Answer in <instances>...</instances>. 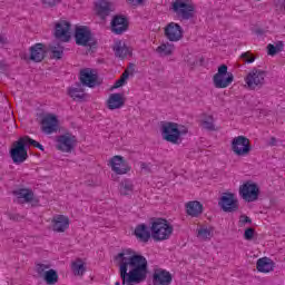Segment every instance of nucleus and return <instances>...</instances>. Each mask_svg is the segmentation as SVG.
Returning a JSON list of instances; mask_svg holds the SVG:
<instances>
[{"label": "nucleus", "instance_id": "nucleus-13", "mask_svg": "<svg viewBox=\"0 0 285 285\" xmlns=\"http://www.w3.org/2000/svg\"><path fill=\"white\" fill-rule=\"evenodd\" d=\"M41 130L45 135H55L59 130V118L55 114H45L41 118Z\"/></svg>", "mask_w": 285, "mask_h": 285}, {"label": "nucleus", "instance_id": "nucleus-22", "mask_svg": "<svg viewBox=\"0 0 285 285\" xmlns=\"http://www.w3.org/2000/svg\"><path fill=\"white\" fill-rule=\"evenodd\" d=\"M214 233H215V228L208 223H203L197 225L196 237L200 242H210V239H213Z\"/></svg>", "mask_w": 285, "mask_h": 285}, {"label": "nucleus", "instance_id": "nucleus-24", "mask_svg": "<svg viewBox=\"0 0 285 285\" xmlns=\"http://www.w3.org/2000/svg\"><path fill=\"white\" fill-rule=\"evenodd\" d=\"M46 58V46L43 43H36L30 47V60L36 63H41Z\"/></svg>", "mask_w": 285, "mask_h": 285}, {"label": "nucleus", "instance_id": "nucleus-15", "mask_svg": "<svg viewBox=\"0 0 285 285\" xmlns=\"http://www.w3.org/2000/svg\"><path fill=\"white\" fill-rule=\"evenodd\" d=\"M79 79L82 86H87V88H95L99 86V76L95 69H81Z\"/></svg>", "mask_w": 285, "mask_h": 285}, {"label": "nucleus", "instance_id": "nucleus-48", "mask_svg": "<svg viewBox=\"0 0 285 285\" xmlns=\"http://www.w3.org/2000/svg\"><path fill=\"white\" fill-rule=\"evenodd\" d=\"M279 4L283 7V9L285 10V0H281Z\"/></svg>", "mask_w": 285, "mask_h": 285}, {"label": "nucleus", "instance_id": "nucleus-21", "mask_svg": "<svg viewBox=\"0 0 285 285\" xmlns=\"http://www.w3.org/2000/svg\"><path fill=\"white\" fill-rule=\"evenodd\" d=\"M75 39L77 46H90V41H92V33L88 27H77L75 31Z\"/></svg>", "mask_w": 285, "mask_h": 285}, {"label": "nucleus", "instance_id": "nucleus-26", "mask_svg": "<svg viewBox=\"0 0 285 285\" xmlns=\"http://www.w3.org/2000/svg\"><path fill=\"white\" fill-rule=\"evenodd\" d=\"M185 210L189 217H199L204 213V204L199 200H189L185 204Z\"/></svg>", "mask_w": 285, "mask_h": 285}, {"label": "nucleus", "instance_id": "nucleus-42", "mask_svg": "<svg viewBox=\"0 0 285 285\" xmlns=\"http://www.w3.org/2000/svg\"><path fill=\"white\" fill-rule=\"evenodd\" d=\"M42 3L45 8H55V6L61 3V0H43Z\"/></svg>", "mask_w": 285, "mask_h": 285}, {"label": "nucleus", "instance_id": "nucleus-17", "mask_svg": "<svg viewBox=\"0 0 285 285\" xmlns=\"http://www.w3.org/2000/svg\"><path fill=\"white\" fill-rule=\"evenodd\" d=\"M55 37L59 41L68 43L70 41V22L66 20L58 21L55 27Z\"/></svg>", "mask_w": 285, "mask_h": 285}, {"label": "nucleus", "instance_id": "nucleus-34", "mask_svg": "<svg viewBox=\"0 0 285 285\" xmlns=\"http://www.w3.org/2000/svg\"><path fill=\"white\" fill-rule=\"evenodd\" d=\"M42 278L46 282V284L55 285L57 284V282H59V274L55 269L50 268L45 273Z\"/></svg>", "mask_w": 285, "mask_h": 285}, {"label": "nucleus", "instance_id": "nucleus-49", "mask_svg": "<svg viewBox=\"0 0 285 285\" xmlns=\"http://www.w3.org/2000/svg\"><path fill=\"white\" fill-rule=\"evenodd\" d=\"M115 285H121V283H119V282H116V283H115Z\"/></svg>", "mask_w": 285, "mask_h": 285}, {"label": "nucleus", "instance_id": "nucleus-7", "mask_svg": "<svg viewBox=\"0 0 285 285\" xmlns=\"http://www.w3.org/2000/svg\"><path fill=\"white\" fill-rule=\"evenodd\" d=\"M232 151L237 157H248L253 147L250 146V139L246 136H236L232 139Z\"/></svg>", "mask_w": 285, "mask_h": 285}, {"label": "nucleus", "instance_id": "nucleus-5", "mask_svg": "<svg viewBox=\"0 0 285 285\" xmlns=\"http://www.w3.org/2000/svg\"><path fill=\"white\" fill-rule=\"evenodd\" d=\"M150 230L154 242H166L167 239H170L175 229L168 220L157 218L151 223Z\"/></svg>", "mask_w": 285, "mask_h": 285}, {"label": "nucleus", "instance_id": "nucleus-33", "mask_svg": "<svg viewBox=\"0 0 285 285\" xmlns=\"http://www.w3.org/2000/svg\"><path fill=\"white\" fill-rule=\"evenodd\" d=\"M119 190L120 195H132L135 193V184L131 179L126 178L120 183Z\"/></svg>", "mask_w": 285, "mask_h": 285}, {"label": "nucleus", "instance_id": "nucleus-16", "mask_svg": "<svg viewBox=\"0 0 285 285\" xmlns=\"http://www.w3.org/2000/svg\"><path fill=\"white\" fill-rule=\"evenodd\" d=\"M13 196L16 197V202H18V204H32V202H39L35 197V191L27 187H20L13 190Z\"/></svg>", "mask_w": 285, "mask_h": 285}, {"label": "nucleus", "instance_id": "nucleus-31", "mask_svg": "<svg viewBox=\"0 0 285 285\" xmlns=\"http://www.w3.org/2000/svg\"><path fill=\"white\" fill-rule=\"evenodd\" d=\"M68 95L73 101H83V99H86V91L83 90V87H81V85L70 87L68 89Z\"/></svg>", "mask_w": 285, "mask_h": 285}, {"label": "nucleus", "instance_id": "nucleus-11", "mask_svg": "<svg viewBox=\"0 0 285 285\" xmlns=\"http://www.w3.org/2000/svg\"><path fill=\"white\" fill-rule=\"evenodd\" d=\"M164 35L167 41L177 43L184 39V28L177 22H169L164 28Z\"/></svg>", "mask_w": 285, "mask_h": 285}, {"label": "nucleus", "instance_id": "nucleus-47", "mask_svg": "<svg viewBox=\"0 0 285 285\" xmlns=\"http://www.w3.org/2000/svg\"><path fill=\"white\" fill-rule=\"evenodd\" d=\"M0 43L1 46H6L8 43V38L0 31Z\"/></svg>", "mask_w": 285, "mask_h": 285}, {"label": "nucleus", "instance_id": "nucleus-4", "mask_svg": "<svg viewBox=\"0 0 285 285\" xmlns=\"http://www.w3.org/2000/svg\"><path fill=\"white\" fill-rule=\"evenodd\" d=\"M169 10L179 21H188L195 17L196 8L193 0H173Z\"/></svg>", "mask_w": 285, "mask_h": 285}, {"label": "nucleus", "instance_id": "nucleus-27", "mask_svg": "<svg viewBox=\"0 0 285 285\" xmlns=\"http://www.w3.org/2000/svg\"><path fill=\"white\" fill-rule=\"evenodd\" d=\"M111 30L115 35H121L128 30V19L124 16H116L111 21Z\"/></svg>", "mask_w": 285, "mask_h": 285}, {"label": "nucleus", "instance_id": "nucleus-6", "mask_svg": "<svg viewBox=\"0 0 285 285\" xmlns=\"http://www.w3.org/2000/svg\"><path fill=\"white\" fill-rule=\"evenodd\" d=\"M235 81V75L228 71V66L220 65L217 72L213 76V85L218 89H226Z\"/></svg>", "mask_w": 285, "mask_h": 285}, {"label": "nucleus", "instance_id": "nucleus-32", "mask_svg": "<svg viewBox=\"0 0 285 285\" xmlns=\"http://www.w3.org/2000/svg\"><path fill=\"white\" fill-rule=\"evenodd\" d=\"M156 52L160 57H170V55H173V52H175V45H173L170 42H164L156 48Z\"/></svg>", "mask_w": 285, "mask_h": 285}, {"label": "nucleus", "instance_id": "nucleus-41", "mask_svg": "<svg viewBox=\"0 0 285 285\" xmlns=\"http://www.w3.org/2000/svg\"><path fill=\"white\" fill-rule=\"evenodd\" d=\"M253 237H255V229L253 227H248L247 229H245L244 239L250 242Z\"/></svg>", "mask_w": 285, "mask_h": 285}, {"label": "nucleus", "instance_id": "nucleus-36", "mask_svg": "<svg viewBox=\"0 0 285 285\" xmlns=\"http://www.w3.org/2000/svg\"><path fill=\"white\" fill-rule=\"evenodd\" d=\"M52 268V265L50 263H37L36 264V273L39 275V277H43L48 271Z\"/></svg>", "mask_w": 285, "mask_h": 285}, {"label": "nucleus", "instance_id": "nucleus-8", "mask_svg": "<svg viewBox=\"0 0 285 285\" xmlns=\"http://www.w3.org/2000/svg\"><path fill=\"white\" fill-rule=\"evenodd\" d=\"M266 79V71L262 69H252L244 78L245 86L248 90H257L264 86V80Z\"/></svg>", "mask_w": 285, "mask_h": 285}, {"label": "nucleus", "instance_id": "nucleus-30", "mask_svg": "<svg viewBox=\"0 0 285 285\" xmlns=\"http://www.w3.org/2000/svg\"><path fill=\"white\" fill-rule=\"evenodd\" d=\"M70 268L75 277H83L86 275V262L81 258L71 261Z\"/></svg>", "mask_w": 285, "mask_h": 285}, {"label": "nucleus", "instance_id": "nucleus-39", "mask_svg": "<svg viewBox=\"0 0 285 285\" xmlns=\"http://www.w3.org/2000/svg\"><path fill=\"white\" fill-rule=\"evenodd\" d=\"M240 59H243L245 63H255L256 58L250 51H246L240 55Z\"/></svg>", "mask_w": 285, "mask_h": 285}, {"label": "nucleus", "instance_id": "nucleus-10", "mask_svg": "<svg viewBox=\"0 0 285 285\" xmlns=\"http://www.w3.org/2000/svg\"><path fill=\"white\" fill-rule=\"evenodd\" d=\"M218 206L223 209V213H237L239 210L237 195L230 191L223 193L218 200Z\"/></svg>", "mask_w": 285, "mask_h": 285}, {"label": "nucleus", "instance_id": "nucleus-44", "mask_svg": "<svg viewBox=\"0 0 285 285\" xmlns=\"http://www.w3.org/2000/svg\"><path fill=\"white\" fill-rule=\"evenodd\" d=\"M185 61L188 63V66H195L196 63L195 57L193 55L186 56Z\"/></svg>", "mask_w": 285, "mask_h": 285}, {"label": "nucleus", "instance_id": "nucleus-45", "mask_svg": "<svg viewBox=\"0 0 285 285\" xmlns=\"http://www.w3.org/2000/svg\"><path fill=\"white\" fill-rule=\"evenodd\" d=\"M126 2L129 4V6H141V3H144V0H126Z\"/></svg>", "mask_w": 285, "mask_h": 285}, {"label": "nucleus", "instance_id": "nucleus-38", "mask_svg": "<svg viewBox=\"0 0 285 285\" xmlns=\"http://www.w3.org/2000/svg\"><path fill=\"white\" fill-rule=\"evenodd\" d=\"M129 77H130V71L125 70L121 73L120 78L115 82L114 88H121V86H125Z\"/></svg>", "mask_w": 285, "mask_h": 285}, {"label": "nucleus", "instance_id": "nucleus-43", "mask_svg": "<svg viewBox=\"0 0 285 285\" xmlns=\"http://www.w3.org/2000/svg\"><path fill=\"white\" fill-rule=\"evenodd\" d=\"M277 49L275 47V45L269 43L267 45V53L269 55V57H275V55H277Z\"/></svg>", "mask_w": 285, "mask_h": 285}, {"label": "nucleus", "instance_id": "nucleus-20", "mask_svg": "<svg viewBox=\"0 0 285 285\" xmlns=\"http://www.w3.org/2000/svg\"><path fill=\"white\" fill-rule=\"evenodd\" d=\"M154 285H170L173 284V274L164 268H155L153 273Z\"/></svg>", "mask_w": 285, "mask_h": 285}, {"label": "nucleus", "instance_id": "nucleus-9", "mask_svg": "<svg viewBox=\"0 0 285 285\" xmlns=\"http://www.w3.org/2000/svg\"><path fill=\"white\" fill-rule=\"evenodd\" d=\"M239 196L248 204L259 199V186L253 180H247L239 186Z\"/></svg>", "mask_w": 285, "mask_h": 285}, {"label": "nucleus", "instance_id": "nucleus-37", "mask_svg": "<svg viewBox=\"0 0 285 285\" xmlns=\"http://www.w3.org/2000/svg\"><path fill=\"white\" fill-rule=\"evenodd\" d=\"M213 116H205V118L202 120L200 125L205 130H215V124H214Z\"/></svg>", "mask_w": 285, "mask_h": 285}, {"label": "nucleus", "instance_id": "nucleus-18", "mask_svg": "<svg viewBox=\"0 0 285 285\" xmlns=\"http://www.w3.org/2000/svg\"><path fill=\"white\" fill-rule=\"evenodd\" d=\"M95 10L98 17L106 19L110 12H115V1L112 0H96Z\"/></svg>", "mask_w": 285, "mask_h": 285}, {"label": "nucleus", "instance_id": "nucleus-28", "mask_svg": "<svg viewBox=\"0 0 285 285\" xmlns=\"http://www.w3.org/2000/svg\"><path fill=\"white\" fill-rule=\"evenodd\" d=\"M256 269L258 273L268 275V273H273V271H275V261L268 257L258 258L256 262Z\"/></svg>", "mask_w": 285, "mask_h": 285}, {"label": "nucleus", "instance_id": "nucleus-12", "mask_svg": "<svg viewBox=\"0 0 285 285\" xmlns=\"http://www.w3.org/2000/svg\"><path fill=\"white\" fill-rule=\"evenodd\" d=\"M108 166L116 175H128L132 169L122 156L116 155L108 160Z\"/></svg>", "mask_w": 285, "mask_h": 285}, {"label": "nucleus", "instance_id": "nucleus-29", "mask_svg": "<svg viewBox=\"0 0 285 285\" xmlns=\"http://www.w3.org/2000/svg\"><path fill=\"white\" fill-rule=\"evenodd\" d=\"M114 52L118 59H126L132 57V49L126 46V42L118 40L114 43Z\"/></svg>", "mask_w": 285, "mask_h": 285}, {"label": "nucleus", "instance_id": "nucleus-40", "mask_svg": "<svg viewBox=\"0 0 285 285\" xmlns=\"http://www.w3.org/2000/svg\"><path fill=\"white\" fill-rule=\"evenodd\" d=\"M246 224H253V219L246 215H240L239 220H238V227L244 228Z\"/></svg>", "mask_w": 285, "mask_h": 285}, {"label": "nucleus", "instance_id": "nucleus-3", "mask_svg": "<svg viewBox=\"0 0 285 285\" xmlns=\"http://www.w3.org/2000/svg\"><path fill=\"white\" fill-rule=\"evenodd\" d=\"M161 135L165 141L177 145L181 141L184 135H188V127L177 122H164L161 125Z\"/></svg>", "mask_w": 285, "mask_h": 285}, {"label": "nucleus", "instance_id": "nucleus-25", "mask_svg": "<svg viewBox=\"0 0 285 285\" xmlns=\"http://www.w3.org/2000/svg\"><path fill=\"white\" fill-rule=\"evenodd\" d=\"M106 104L108 110H119L120 108H124L126 99H124L122 94H111L109 95Z\"/></svg>", "mask_w": 285, "mask_h": 285}, {"label": "nucleus", "instance_id": "nucleus-14", "mask_svg": "<svg viewBox=\"0 0 285 285\" xmlns=\"http://www.w3.org/2000/svg\"><path fill=\"white\" fill-rule=\"evenodd\" d=\"M77 146V137L70 132L57 137V150L61 153H72Z\"/></svg>", "mask_w": 285, "mask_h": 285}, {"label": "nucleus", "instance_id": "nucleus-23", "mask_svg": "<svg viewBox=\"0 0 285 285\" xmlns=\"http://www.w3.org/2000/svg\"><path fill=\"white\" fill-rule=\"evenodd\" d=\"M134 235L136 239L140 242V244H148L150 242V237H153V230L146 224H139L136 226L134 230Z\"/></svg>", "mask_w": 285, "mask_h": 285}, {"label": "nucleus", "instance_id": "nucleus-35", "mask_svg": "<svg viewBox=\"0 0 285 285\" xmlns=\"http://www.w3.org/2000/svg\"><path fill=\"white\" fill-rule=\"evenodd\" d=\"M52 59H61L63 57V47L61 45H51L49 47Z\"/></svg>", "mask_w": 285, "mask_h": 285}, {"label": "nucleus", "instance_id": "nucleus-2", "mask_svg": "<svg viewBox=\"0 0 285 285\" xmlns=\"http://www.w3.org/2000/svg\"><path fill=\"white\" fill-rule=\"evenodd\" d=\"M26 146H32L33 148H38V150H43V145L39 141L30 138V136L20 137L17 141L11 145L9 155L13 161V164H23L28 159V149Z\"/></svg>", "mask_w": 285, "mask_h": 285}, {"label": "nucleus", "instance_id": "nucleus-46", "mask_svg": "<svg viewBox=\"0 0 285 285\" xmlns=\"http://www.w3.org/2000/svg\"><path fill=\"white\" fill-rule=\"evenodd\" d=\"M274 48H276V51L282 52L284 50V42L283 41H277L274 45Z\"/></svg>", "mask_w": 285, "mask_h": 285}, {"label": "nucleus", "instance_id": "nucleus-1", "mask_svg": "<svg viewBox=\"0 0 285 285\" xmlns=\"http://www.w3.org/2000/svg\"><path fill=\"white\" fill-rule=\"evenodd\" d=\"M119 266L122 285H137L148 276V261L131 248L122 249L115 256Z\"/></svg>", "mask_w": 285, "mask_h": 285}, {"label": "nucleus", "instance_id": "nucleus-19", "mask_svg": "<svg viewBox=\"0 0 285 285\" xmlns=\"http://www.w3.org/2000/svg\"><path fill=\"white\" fill-rule=\"evenodd\" d=\"M51 228L55 233H66L70 228V218L66 215H55L51 219Z\"/></svg>", "mask_w": 285, "mask_h": 285}]
</instances>
